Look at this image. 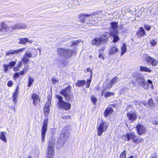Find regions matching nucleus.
Here are the masks:
<instances>
[{"mask_svg":"<svg viewBox=\"0 0 158 158\" xmlns=\"http://www.w3.org/2000/svg\"><path fill=\"white\" fill-rule=\"evenodd\" d=\"M22 65V62H19V63L18 65L17 66V67L19 68Z\"/></svg>","mask_w":158,"mask_h":158,"instance_id":"09e8293b","label":"nucleus"},{"mask_svg":"<svg viewBox=\"0 0 158 158\" xmlns=\"http://www.w3.org/2000/svg\"><path fill=\"white\" fill-rule=\"evenodd\" d=\"M133 76L134 79L136 82L139 83L144 88H147L148 87L147 82L141 74L135 73L133 74Z\"/></svg>","mask_w":158,"mask_h":158,"instance_id":"423d86ee","label":"nucleus"},{"mask_svg":"<svg viewBox=\"0 0 158 158\" xmlns=\"http://www.w3.org/2000/svg\"><path fill=\"white\" fill-rule=\"evenodd\" d=\"M153 123L154 124H158L157 122L156 121H154L153 122Z\"/></svg>","mask_w":158,"mask_h":158,"instance_id":"864d4df0","label":"nucleus"},{"mask_svg":"<svg viewBox=\"0 0 158 158\" xmlns=\"http://www.w3.org/2000/svg\"><path fill=\"white\" fill-rule=\"evenodd\" d=\"M126 157V154L125 151H124L123 152L120 156V158H125Z\"/></svg>","mask_w":158,"mask_h":158,"instance_id":"ea45409f","label":"nucleus"},{"mask_svg":"<svg viewBox=\"0 0 158 158\" xmlns=\"http://www.w3.org/2000/svg\"><path fill=\"white\" fill-rule=\"evenodd\" d=\"M26 43L28 42L30 43V44H32L33 42V41L32 40H30L28 38H26Z\"/></svg>","mask_w":158,"mask_h":158,"instance_id":"49530a36","label":"nucleus"},{"mask_svg":"<svg viewBox=\"0 0 158 158\" xmlns=\"http://www.w3.org/2000/svg\"><path fill=\"white\" fill-rule=\"evenodd\" d=\"M14 93L15 94H18V87H17V88L15 90V91Z\"/></svg>","mask_w":158,"mask_h":158,"instance_id":"3c124183","label":"nucleus"},{"mask_svg":"<svg viewBox=\"0 0 158 158\" xmlns=\"http://www.w3.org/2000/svg\"><path fill=\"white\" fill-rule=\"evenodd\" d=\"M156 101H157V103H158V98L157 99Z\"/></svg>","mask_w":158,"mask_h":158,"instance_id":"052dcab7","label":"nucleus"},{"mask_svg":"<svg viewBox=\"0 0 158 158\" xmlns=\"http://www.w3.org/2000/svg\"><path fill=\"white\" fill-rule=\"evenodd\" d=\"M145 60L149 65H152L153 66H155L157 64V61L155 59L150 57L148 55H146Z\"/></svg>","mask_w":158,"mask_h":158,"instance_id":"f8f14e48","label":"nucleus"},{"mask_svg":"<svg viewBox=\"0 0 158 158\" xmlns=\"http://www.w3.org/2000/svg\"><path fill=\"white\" fill-rule=\"evenodd\" d=\"M118 51V49L116 46L115 45L112 46L109 51V54L111 55L114 54Z\"/></svg>","mask_w":158,"mask_h":158,"instance_id":"412c9836","label":"nucleus"},{"mask_svg":"<svg viewBox=\"0 0 158 158\" xmlns=\"http://www.w3.org/2000/svg\"><path fill=\"white\" fill-rule=\"evenodd\" d=\"M56 98L59 99V101L58 103H59L60 102H61L64 101H63V97L59 95H57L56 96Z\"/></svg>","mask_w":158,"mask_h":158,"instance_id":"e433bc0d","label":"nucleus"},{"mask_svg":"<svg viewBox=\"0 0 158 158\" xmlns=\"http://www.w3.org/2000/svg\"><path fill=\"white\" fill-rule=\"evenodd\" d=\"M125 137V140L128 141L131 138L133 140V141L134 143H138L141 141V139L137 138V136L133 132H130L126 135Z\"/></svg>","mask_w":158,"mask_h":158,"instance_id":"9d476101","label":"nucleus"},{"mask_svg":"<svg viewBox=\"0 0 158 158\" xmlns=\"http://www.w3.org/2000/svg\"><path fill=\"white\" fill-rule=\"evenodd\" d=\"M148 103L150 106H153L154 105V103H153V100L152 99H150L148 101Z\"/></svg>","mask_w":158,"mask_h":158,"instance_id":"58836bf2","label":"nucleus"},{"mask_svg":"<svg viewBox=\"0 0 158 158\" xmlns=\"http://www.w3.org/2000/svg\"><path fill=\"white\" fill-rule=\"evenodd\" d=\"M38 50H39V51H40V52H41V49L40 48H38Z\"/></svg>","mask_w":158,"mask_h":158,"instance_id":"6e6d98bb","label":"nucleus"},{"mask_svg":"<svg viewBox=\"0 0 158 158\" xmlns=\"http://www.w3.org/2000/svg\"><path fill=\"white\" fill-rule=\"evenodd\" d=\"M27 158H31V157L30 156H29L27 157Z\"/></svg>","mask_w":158,"mask_h":158,"instance_id":"13d9d810","label":"nucleus"},{"mask_svg":"<svg viewBox=\"0 0 158 158\" xmlns=\"http://www.w3.org/2000/svg\"><path fill=\"white\" fill-rule=\"evenodd\" d=\"M71 87L70 86L64 89H62L60 91V93L63 95H65L71 93Z\"/></svg>","mask_w":158,"mask_h":158,"instance_id":"6ab92c4d","label":"nucleus"},{"mask_svg":"<svg viewBox=\"0 0 158 158\" xmlns=\"http://www.w3.org/2000/svg\"><path fill=\"white\" fill-rule=\"evenodd\" d=\"M52 82L55 84H57L59 82V81L57 79L54 78L52 79Z\"/></svg>","mask_w":158,"mask_h":158,"instance_id":"37998d69","label":"nucleus"},{"mask_svg":"<svg viewBox=\"0 0 158 158\" xmlns=\"http://www.w3.org/2000/svg\"><path fill=\"white\" fill-rule=\"evenodd\" d=\"M38 51L35 48H30L27 49L22 58L24 63H27L29 60L28 58H34L37 56Z\"/></svg>","mask_w":158,"mask_h":158,"instance_id":"7ed1b4c3","label":"nucleus"},{"mask_svg":"<svg viewBox=\"0 0 158 158\" xmlns=\"http://www.w3.org/2000/svg\"><path fill=\"white\" fill-rule=\"evenodd\" d=\"M118 33V31L117 30H111L110 33L106 32L101 35L100 37L94 38L92 41V44L98 46L104 42L107 41L108 38L110 35L113 38V42H116L119 40V37L117 35Z\"/></svg>","mask_w":158,"mask_h":158,"instance_id":"f257e3e1","label":"nucleus"},{"mask_svg":"<svg viewBox=\"0 0 158 158\" xmlns=\"http://www.w3.org/2000/svg\"><path fill=\"white\" fill-rule=\"evenodd\" d=\"M18 95V94L14 93L13 96V102L15 104H16L17 103V98Z\"/></svg>","mask_w":158,"mask_h":158,"instance_id":"473e14b6","label":"nucleus"},{"mask_svg":"<svg viewBox=\"0 0 158 158\" xmlns=\"http://www.w3.org/2000/svg\"><path fill=\"white\" fill-rule=\"evenodd\" d=\"M51 102L50 100H48L46 103L44 108V114L45 117H48L50 112L49 106L51 105Z\"/></svg>","mask_w":158,"mask_h":158,"instance_id":"ddd939ff","label":"nucleus"},{"mask_svg":"<svg viewBox=\"0 0 158 158\" xmlns=\"http://www.w3.org/2000/svg\"><path fill=\"white\" fill-rule=\"evenodd\" d=\"M111 25V29L110 30H111L114 31L117 30L116 29L118 27V23L116 22H112L110 23Z\"/></svg>","mask_w":158,"mask_h":158,"instance_id":"393cba45","label":"nucleus"},{"mask_svg":"<svg viewBox=\"0 0 158 158\" xmlns=\"http://www.w3.org/2000/svg\"><path fill=\"white\" fill-rule=\"evenodd\" d=\"M118 79V78L117 77H114L111 80L110 82L107 85L108 87L109 88H110L111 87L112 85H114L115 83L117 82Z\"/></svg>","mask_w":158,"mask_h":158,"instance_id":"4be33fe9","label":"nucleus"},{"mask_svg":"<svg viewBox=\"0 0 158 158\" xmlns=\"http://www.w3.org/2000/svg\"><path fill=\"white\" fill-rule=\"evenodd\" d=\"M87 71L88 72H90L91 73H92V70L91 69H90L88 68L87 70Z\"/></svg>","mask_w":158,"mask_h":158,"instance_id":"603ef678","label":"nucleus"},{"mask_svg":"<svg viewBox=\"0 0 158 158\" xmlns=\"http://www.w3.org/2000/svg\"><path fill=\"white\" fill-rule=\"evenodd\" d=\"M13 84V81H9L7 83V85L9 87H11L12 86Z\"/></svg>","mask_w":158,"mask_h":158,"instance_id":"a18cd8bd","label":"nucleus"},{"mask_svg":"<svg viewBox=\"0 0 158 158\" xmlns=\"http://www.w3.org/2000/svg\"><path fill=\"white\" fill-rule=\"evenodd\" d=\"M19 44H26V38H19Z\"/></svg>","mask_w":158,"mask_h":158,"instance_id":"f704fd0d","label":"nucleus"},{"mask_svg":"<svg viewBox=\"0 0 158 158\" xmlns=\"http://www.w3.org/2000/svg\"><path fill=\"white\" fill-rule=\"evenodd\" d=\"M26 71L27 69L24 68L22 71L20 72L19 73H18L16 74V76L18 77L20 75H23L26 72Z\"/></svg>","mask_w":158,"mask_h":158,"instance_id":"c9c22d12","label":"nucleus"},{"mask_svg":"<svg viewBox=\"0 0 158 158\" xmlns=\"http://www.w3.org/2000/svg\"><path fill=\"white\" fill-rule=\"evenodd\" d=\"M1 30V27H0V31Z\"/></svg>","mask_w":158,"mask_h":158,"instance_id":"e2e57ef3","label":"nucleus"},{"mask_svg":"<svg viewBox=\"0 0 158 158\" xmlns=\"http://www.w3.org/2000/svg\"><path fill=\"white\" fill-rule=\"evenodd\" d=\"M80 41H81V40H79L71 41V44L70 45V46H75L77 45Z\"/></svg>","mask_w":158,"mask_h":158,"instance_id":"7c9ffc66","label":"nucleus"},{"mask_svg":"<svg viewBox=\"0 0 158 158\" xmlns=\"http://www.w3.org/2000/svg\"><path fill=\"white\" fill-rule=\"evenodd\" d=\"M91 82V79H90L89 80H88L87 81L86 83V88L89 87V85L90 84Z\"/></svg>","mask_w":158,"mask_h":158,"instance_id":"a19ab883","label":"nucleus"},{"mask_svg":"<svg viewBox=\"0 0 158 158\" xmlns=\"http://www.w3.org/2000/svg\"><path fill=\"white\" fill-rule=\"evenodd\" d=\"M58 106L59 108L66 110H69L71 107V105L69 103L64 101L58 103Z\"/></svg>","mask_w":158,"mask_h":158,"instance_id":"9b49d317","label":"nucleus"},{"mask_svg":"<svg viewBox=\"0 0 158 158\" xmlns=\"http://www.w3.org/2000/svg\"><path fill=\"white\" fill-rule=\"evenodd\" d=\"M145 33V31L142 27H140L139 30L137 32V36L139 37H141L144 35Z\"/></svg>","mask_w":158,"mask_h":158,"instance_id":"5701e85b","label":"nucleus"},{"mask_svg":"<svg viewBox=\"0 0 158 158\" xmlns=\"http://www.w3.org/2000/svg\"><path fill=\"white\" fill-rule=\"evenodd\" d=\"M16 64L15 61H13L10 62L9 64H5L3 65L4 71L5 73H7L9 69H11L12 67H14Z\"/></svg>","mask_w":158,"mask_h":158,"instance_id":"dca6fc26","label":"nucleus"},{"mask_svg":"<svg viewBox=\"0 0 158 158\" xmlns=\"http://www.w3.org/2000/svg\"><path fill=\"white\" fill-rule=\"evenodd\" d=\"M103 94H104V97L106 98H107L111 96V95H113L114 94V93L106 91L104 92V91H103L102 92V95H103Z\"/></svg>","mask_w":158,"mask_h":158,"instance_id":"b1692460","label":"nucleus"},{"mask_svg":"<svg viewBox=\"0 0 158 158\" xmlns=\"http://www.w3.org/2000/svg\"><path fill=\"white\" fill-rule=\"evenodd\" d=\"M150 158H155L153 156H151Z\"/></svg>","mask_w":158,"mask_h":158,"instance_id":"bf43d9fd","label":"nucleus"},{"mask_svg":"<svg viewBox=\"0 0 158 158\" xmlns=\"http://www.w3.org/2000/svg\"><path fill=\"white\" fill-rule=\"evenodd\" d=\"M0 139L4 141L5 142H6V139L4 132H2L0 133Z\"/></svg>","mask_w":158,"mask_h":158,"instance_id":"cd10ccee","label":"nucleus"},{"mask_svg":"<svg viewBox=\"0 0 158 158\" xmlns=\"http://www.w3.org/2000/svg\"><path fill=\"white\" fill-rule=\"evenodd\" d=\"M99 57L102 58L103 59H104V56L102 54H100L99 55Z\"/></svg>","mask_w":158,"mask_h":158,"instance_id":"8fccbe9b","label":"nucleus"},{"mask_svg":"<svg viewBox=\"0 0 158 158\" xmlns=\"http://www.w3.org/2000/svg\"><path fill=\"white\" fill-rule=\"evenodd\" d=\"M108 124L107 123L102 121L98 124L97 126V135L101 136L103 132L106 131L108 127Z\"/></svg>","mask_w":158,"mask_h":158,"instance_id":"0eeeda50","label":"nucleus"},{"mask_svg":"<svg viewBox=\"0 0 158 158\" xmlns=\"http://www.w3.org/2000/svg\"><path fill=\"white\" fill-rule=\"evenodd\" d=\"M128 158H134L133 156H130Z\"/></svg>","mask_w":158,"mask_h":158,"instance_id":"4d7b16f0","label":"nucleus"},{"mask_svg":"<svg viewBox=\"0 0 158 158\" xmlns=\"http://www.w3.org/2000/svg\"><path fill=\"white\" fill-rule=\"evenodd\" d=\"M150 43L152 45H155L156 44V42L154 40H153L150 41Z\"/></svg>","mask_w":158,"mask_h":158,"instance_id":"de8ad7c7","label":"nucleus"},{"mask_svg":"<svg viewBox=\"0 0 158 158\" xmlns=\"http://www.w3.org/2000/svg\"><path fill=\"white\" fill-rule=\"evenodd\" d=\"M70 117V116H68V117L67 116H64L63 117V119H66L67 118H69Z\"/></svg>","mask_w":158,"mask_h":158,"instance_id":"5fc2aeb1","label":"nucleus"},{"mask_svg":"<svg viewBox=\"0 0 158 158\" xmlns=\"http://www.w3.org/2000/svg\"><path fill=\"white\" fill-rule=\"evenodd\" d=\"M147 84L148 85V87L146 89L148 88L149 87H150L152 88H153V86L152 85V81L150 80H148V83H147Z\"/></svg>","mask_w":158,"mask_h":158,"instance_id":"72a5a7b5","label":"nucleus"},{"mask_svg":"<svg viewBox=\"0 0 158 158\" xmlns=\"http://www.w3.org/2000/svg\"><path fill=\"white\" fill-rule=\"evenodd\" d=\"M85 80H80L78 81L75 85L78 87H82L85 85Z\"/></svg>","mask_w":158,"mask_h":158,"instance_id":"a878e982","label":"nucleus"},{"mask_svg":"<svg viewBox=\"0 0 158 158\" xmlns=\"http://www.w3.org/2000/svg\"><path fill=\"white\" fill-rule=\"evenodd\" d=\"M55 142L51 139H49L46 152L45 158H53L55 153L54 145Z\"/></svg>","mask_w":158,"mask_h":158,"instance_id":"20e7f679","label":"nucleus"},{"mask_svg":"<svg viewBox=\"0 0 158 158\" xmlns=\"http://www.w3.org/2000/svg\"><path fill=\"white\" fill-rule=\"evenodd\" d=\"M1 26L2 29H6V31L9 30L10 28L13 30H16L17 29H23L26 28V25L25 23H18L15 25L13 27H9L6 26L3 22L1 23Z\"/></svg>","mask_w":158,"mask_h":158,"instance_id":"6e6552de","label":"nucleus"},{"mask_svg":"<svg viewBox=\"0 0 158 158\" xmlns=\"http://www.w3.org/2000/svg\"><path fill=\"white\" fill-rule=\"evenodd\" d=\"M127 116L130 122H132L137 118L135 112L133 111H130L127 114Z\"/></svg>","mask_w":158,"mask_h":158,"instance_id":"2eb2a0df","label":"nucleus"},{"mask_svg":"<svg viewBox=\"0 0 158 158\" xmlns=\"http://www.w3.org/2000/svg\"><path fill=\"white\" fill-rule=\"evenodd\" d=\"M151 27V26H149L148 25H146L144 26V28L145 29L148 31L150 29Z\"/></svg>","mask_w":158,"mask_h":158,"instance_id":"c03bdc74","label":"nucleus"},{"mask_svg":"<svg viewBox=\"0 0 158 158\" xmlns=\"http://www.w3.org/2000/svg\"><path fill=\"white\" fill-rule=\"evenodd\" d=\"M25 48H22L20 49H18L14 51L13 50H10L6 52V55L8 56L12 54H17L19 52H23L25 50Z\"/></svg>","mask_w":158,"mask_h":158,"instance_id":"a211bd4d","label":"nucleus"},{"mask_svg":"<svg viewBox=\"0 0 158 158\" xmlns=\"http://www.w3.org/2000/svg\"><path fill=\"white\" fill-rule=\"evenodd\" d=\"M69 135V129L67 127H64L61 131L60 137L58 140V145L57 147L59 148L62 147Z\"/></svg>","mask_w":158,"mask_h":158,"instance_id":"f03ea898","label":"nucleus"},{"mask_svg":"<svg viewBox=\"0 0 158 158\" xmlns=\"http://www.w3.org/2000/svg\"><path fill=\"white\" fill-rule=\"evenodd\" d=\"M83 16H85L86 17V18H85L84 19V21H83V22L84 23H85L86 24H88V23L86 22V21H85V20L86 19H88V18H87V17L89 16H90L91 15H89V14H84L83 15Z\"/></svg>","mask_w":158,"mask_h":158,"instance_id":"4c0bfd02","label":"nucleus"},{"mask_svg":"<svg viewBox=\"0 0 158 158\" xmlns=\"http://www.w3.org/2000/svg\"><path fill=\"white\" fill-rule=\"evenodd\" d=\"M136 130L137 133L139 135H142L146 131V127L142 125L139 124L136 126Z\"/></svg>","mask_w":158,"mask_h":158,"instance_id":"4468645a","label":"nucleus"},{"mask_svg":"<svg viewBox=\"0 0 158 158\" xmlns=\"http://www.w3.org/2000/svg\"><path fill=\"white\" fill-rule=\"evenodd\" d=\"M103 50V49H101L100 50V51L101 50Z\"/></svg>","mask_w":158,"mask_h":158,"instance_id":"680f3d73","label":"nucleus"},{"mask_svg":"<svg viewBox=\"0 0 158 158\" xmlns=\"http://www.w3.org/2000/svg\"><path fill=\"white\" fill-rule=\"evenodd\" d=\"M113 111L111 107H108L106 108L104 113V115L105 117L110 116Z\"/></svg>","mask_w":158,"mask_h":158,"instance_id":"aec40b11","label":"nucleus"},{"mask_svg":"<svg viewBox=\"0 0 158 158\" xmlns=\"http://www.w3.org/2000/svg\"><path fill=\"white\" fill-rule=\"evenodd\" d=\"M48 120V118H47L44 119L43 122V126L41 130V136L42 142H43L44 141L45 135L46 132Z\"/></svg>","mask_w":158,"mask_h":158,"instance_id":"1a4fd4ad","label":"nucleus"},{"mask_svg":"<svg viewBox=\"0 0 158 158\" xmlns=\"http://www.w3.org/2000/svg\"><path fill=\"white\" fill-rule=\"evenodd\" d=\"M65 97L66 100L67 101H69L71 100L73 97L72 94L70 93L63 95Z\"/></svg>","mask_w":158,"mask_h":158,"instance_id":"c756f323","label":"nucleus"},{"mask_svg":"<svg viewBox=\"0 0 158 158\" xmlns=\"http://www.w3.org/2000/svg\"><path fill=\"white\" fill-rule=\"evenodd\" d=\"M34 81V79L31 77H29L28 87H30Z\"/></svg>","mask_w":158,"mask_h":158,"instance_id":"2f4dec72","label":"nucleus"},{"mask_svg":"<svg viewBox=\"0 0 158 158\" xmlns=\"http://www.w3.org/2000/svg\"><path fill=\"white\" fill-rule=\"evenodd\" d=\"M121 50L122 51V52L121 53V55L122 56L126 52L127 50V46L125 44H123V46L121 47Z\"/></svg>","mask_w":158,"mask_h":158,"instance_id":"bb28decb","label":"nucleus"},{"mask_svg":"<svg viewBox=\"0 0 158 158\" xmlns=\"http://www.w3.org/2000/svg\"><path fill=\"white\" fill-rule=\"evenodd\" d=\"M31 97V99L33 100V103L35 106H36L40 102V99L37 94L35 93L33 94Z\"/></svg>","mask_w":158,"mask_h":158,"instance_id":"f3484780","label":"nucleus"},{"mask_svg":"<svg viewBox=\"0 0 158 158\" xmlns=\"http://www.w3.org/2000/svg\"><path fill=\"white\" fill-rule=\"evenodd\" d=\"M91 100H92V102H93V103L94 104H95L96 102L97 101V98H96L94 96H92V97H91Z\"/></svg>","mask_w":158,"mask_h":158,"instance_id":"79ce46f5","label":"nucleus"},{"mask_svg":"<svg viewBox=\"0 0 158 158\" xmlns=\"http://www.w3.org/2000/svg\"><path fill=\"white\" fill-rule=\"evenodd\" d=\"M140 69L141 71L148 72L150 73L151 72V70L150 69L146 67L140 66Z\"/></svg>","mask_w":158,"mask_h":158,"instance_id":"c85d7f7f","label":"nucleus"},{"mask_svg":"<svg viewBox=\"0 0 158 158\" xmlns=\"http://www.w3.org/2000/svg\"><path fill=\"white\" fill-rule=\"evenodd\" d=\"M57 52L59 56L67 58L70 57L72 55L74 51L73 50L59 48H57Z\"/></svg>","mask_w":158,"mask_h":158,"instance_id":"39448f33","label":"nucleus"}]
</instances>
